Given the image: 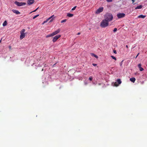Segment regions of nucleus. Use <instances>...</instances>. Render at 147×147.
Segmentation results:
<instances>
[{"label": "nucleus", "instance_id": "f257e3e1", "mask_svg": "<svg viewBox=\"0 0 147 147\" xmlns=\"http://www.w3.org/2000/svg\"><path fill=\"white\" fill-rule=\"evenodd\" d=\"M105 20L108 22L111 21L113 19V17L111 13H107L104 16Z\"/></svg>", "mask_w": 147, "mask_h": 147}, {"label": "nucleus", "instance_id": "f03ea898", "mask_svg": "<svg viewBox=\"0 0 147 147\" xmlns=\"http://www.w3.org/2000/svg\"><path fill=\"white\" fill-rule=\"evenodd\" d=\"M109 25V22L106 20L104 19L102 20L100 23V26L103 28Z\"/></svg>", "mask_w": 147, "mask_h": 147}, {"label": "nucleus", "instance_id": "7ed1b4c3", "mask_svg": "<svg viewBox=\"0 0 147 147\" xmlns=\"http://www.w3.org/2000/svg\"><path fill=\"white\" fill-rule=\"evenodd\" d=\"M25 30L24 29H22L20 31V40L22 39L25 36V33H24Z\"/></svg>", "mask_w": 147, "mask_h": 147}, {"label": "nucleus", "instance_id": "20e7f679", "mask_svg": "<svg viewBox=\"0 0 147 147\" xmlns=\"http://www.w3.org/2000/svg\"><path fill=\"white\" fill-rule=\"evenodd\" d=\"M15 4L18 6H22L23 5H25L26 3L25 2H19L17 1L15 2Z\"/></svg>", "mask_w": 147, "mask_h": 147}, {"label": "nucleus", "instance_id": "39448f33", "mask_svg": "<svg viewBox=\"0 0 147 147\" xmlns=\"http://www.w3.org/2000/svg\"><path fill=\"white\" fill-rule=\"evenodd\" d=\"M125 14L123 13H119L117 14V16L118 18H121L125 17Z\"/></svg>", "mask_w": 147, "mask_h": 147}, {"label": "nucleus", "instance_id": "423d86ee", "mask_svg": "<svg viewBox=\"0 0 147 147\" xmlns=\"http://www.w3.org/2000/svg\"><path fill=\"white\" fill-rule=\"evenodd\" d=\"M103 7H100L95 12V13L96 14H98L103 11Z\"/></svg>", "mask_w": 147, "mask_h": 147}, {"label": "nucleus", "instance_id": "0eeeda50", "mask_svg": "<svg viewBox=\"0 0 147 147\" xmlns=\"http://www.w3.org/2000/svg\"><path fill=\"white\" fill-rule=\"evenodd\" d=\"M61 36V35H56L53 37V42H55L57 40V39L59 38Z\"/></svg>", "mask_w": 147, "mask_h": 147}, {"label": "nucleus", "instance_id": "6e6552de", "mask_svg": "<svg viewBox=\"0 0 147 147\" xmlns=\"http://www.w3.org/2000/svg\"><path fill=\"white\" fill-rule=\"evenodd\" d=\"M121 83V82L120 79H118L117 80V82L114 83V86H119V84H120Z\"/></svg>", "mask_w": 147, "mask_h": 147}, {"label": "nucleus", "instance_id": "1a4fd4ad", "mask_svg": "<svg viewBox=\"0 0 147 147\" xmlns=\"http://www.w3.org/2000/svg\"><path fill=\"white\" fill-rule=\"evenodd\" d=\"M60 31V29H58L55 32H53L52 33H51L53 36H54L57 34Z\"/></svg>", "mask_w": 147, "mask_h": 147}, {"label": "nucleus", "instance_id": "9d476101", "mask_svg": "<svg viewBox=\"0 0 147 147\" xmlns=\"http://www.w3.org/2000/svg\"><path fill=\"white\" fill-rule=\"evenodd\" d=\"M12 12L16 14H20V12L18 10L16 9H13L12 10Z\"/></svg>", "mask_w": 147, "mask_h": 147}, {"label": "nucleus", "instance_id": "9b49d317", "mask_svg": "<svg viewBox=\"0 0 147 147\" xmlns=\"http://www.w3.org/2000/svg\"><path fill=\"white\" fill-rule=\"evenodd\" d=\"M34 0H28L27 1V3L28 5H31L34 3Z\"/></svg>", "mask_w": 147, "mask_h": 147}, {"label": "nucleus", "instance_id": "f8f14e48", "mask_svg": "<svg viewBox=\"0 0 147 147\" xmlns=\"http://www.w3.org/2000/svg\"><path fill=\"white\" fill-rule=\"evenodd\" d=\"M130 80L131 82L134 83L136 80V79L134 78H132L130 79Z\"/></svg>", "mask_w": 147, "mask_h": 147}, {"label": "nucleus", "instance_id": "ddd939ff", "mask_svg": "<svg viewBox=\"0 0 147 147\" xmlns=\"http://www.w3.org/2000/svg\"><path fill=\"white\" fill-rule=\"evenodd\" d=\"M146 17V16H144L142 15H140L138 16V18H144Z\"/></svg>", "mask_w": 147, "mask_h": 147}, {"label": "nucleus", "instance_id": "4468645a", "mask_svg": "<svg viewBox=\"0 0 147 147\" xmlns=\"http://www.w3.org/2000/svg\"><path fill=\"white\" fill-rule=\"evenodd\" d=\"M142 5H140L138 6H137L135 8L136 9H140L142 8Z\"/></svg>", "mask_w": 147, "mask_h": 147}, {"label": "nucleus", "instance_id": "2eb2a0df", "mask_svg": "<svg viewBox=\"0 0 147 147\" xmlns=\"http://www.w3.org/2000/svg\"><path fill=\"white\" fill-rule=\"evenodd\" d=\"M90 54L91 55V56L94 57H95L97 59L98 58V56L97 55H95L94 53H91Z\"/></svg>", "mask_w": 147, "mask_h": 147}, {"label": "nucleus", "instance_id": "dca6fc26", "mask_svg": "<svg viewBox=\"0 0 147 147\" xmlns=\"http://www.w3.org/2000/svg\"><path fill=\"white\" fill-rule=\"evenodd\" d=\"M74 16V15L70 13H67V16L69 17H72Z\"/></svg>", "mask_w": 147, "mask_h": 147}, {"label": "nucleus", "instance_id": "f3484780", "mask_svg": "<svg viewBox=\"0 0 147 147\" xmlns=\"http://www.w3.org/2000/svg\"><path fill=\"white\" fill-rule=\"evenodd\" d=\"M7 25V22L6 21H5L3 24V26H5Z\"/></svg>", "mask_w": 147, "mask_h": 147}, {"label": "nucleus", "instance_id": "a211bd4d", "mask_svg": "<svg viewBox=\"0 0 147 147\" xmlns=\"http://www.w3.org/2000/svg\"><path fill=\"white\" fill-rule=\"evenodd\" d=\"M52 36V34H49L47 35L46 36V38H48V37H51V36Z\"/></svg>", "mask_w": 147, "mask_h": 147}, {"label": "nucleus", "instance_id": "6ab92c4d", "mask_svg": "<svg viewBox=\"0 0 147 147\" xmlns=\"http://www.w3.org/2000/svg\"><path fill=\"white\" fill-rule=\"evenodd\" d=\"M50 19V18H48V19H47V20L43 22L42 23V24H44L45 23H46V22H47L48 20H49Z\"/></svg>", "mask_w": 147, "mask_h": 147}, {"label": "nucleus", "instance_id": "aec40b11", "mask_svg": "<svg viewBox=\"0 0 147 147\" xmlns=\"http://www.w3.org/2000/svg\"><path fill=\"white\" fill-rule=\"evenodd\" d=\"M67 21L66 19L63 20L61 21V23H62L63 22H65Z\"/></svg>", "mask_w": 147, "mask_h": 147}, {"label": "nucleus", "instance_id": "412c9836", "mask_svg": "<svg viewBox=\"0 0 147 147\" xmlns=\"http://www.w3.org/2000/svg\"><path fill=\"white\" fill-rule=\"evenodd\" d=\"M111 57L113 59H115V61L117 59L115 57L113 56H111Z\"/></svg>", "mask_w": 147, "mask_h": 147}, {"label": "nucleus", "instance_id": "4be33fe9", "mask_svg": "<svg viewBox=\"0 0 147 147\" xmlns=\"http://www.w3.org/2000/svg\"><path fill=\"white\" fill-rule=\"evenodd\" d=\"M39 16V15L38 14V15H37L34 16L33 17V19H34L36 18L37 17Z\"/></svg>", "mask_w": 147, "mask_h": 147}, {"label": "nucleus", "instance_id": "5701e85b", "mask_svg": "<svg viewBox=\"0 0 147 147\" xmlns=\"http://www.w3.org/2000/svg\"><path fill=\"white\" fill-rule=\"evenodd\" d=\"M139 68L140 69V70L141 71H142L144 70V69L142 67H140Z\"/></svg>", "mask_w": 147, "mask_h": 147}, {"label": "nucleus", "instance_id": "b1692460", "mask_svg": "<svg viewBox=\"0 0 147 147\" xmlns=\"http://www.w3.org/2000/svg\"><path fill=\"white\" fill-rule=\"evenodd\" d=\"M117 30V28H115L113 30V31L114 32H116Z\"/></svg>", "mask_w": 147, "mask_h": 147}, {"label": "nucleus", "instance_id": "393cba45", "mask_svg": "<svg viewBox=\"0 0 147 147\" xmlns=\"http://www.w3.org/2000/svg\"><path fill=\"white\" fill-rule=\"evenodd\" d=\"M38 7L37 8H36V9H35V10H34L33 11L31 12L30 13H32V12H35L36 11V10L38 9Z\"/></svg>", "mask_w": 147, "mask_h": 147}, {"label": "nucleus", "instance_id": "a878e982", "mask_svg": "<svg viewBox=\"0 0 147 147\" xmlns=\"http://www.w3.org/2000/svg\"><path fill=\"white\" fill-rule=\"evenodd\" d=\"M89 80H90V81H92V76H90V77L89 78Z\"/></svg>", "mask_w": 147, "mask_h": 147}, {"label": "nucleus", "instance_id": "bb28decb", "mask_svg": "<svg viewBox=\"0 0 147 147\" xmlns=\"http://www.w3.org/2000/svg\"><path fill=\"white\" fill-rule=\"evenodd\" d=\"M76 6H75V7H74L71 10H74L76 8Z\"/></svg>", "mask_w": 147, "mask_h": 147}, {"label": "nucleus", "instance_id": "cd10ccee", "mask_svg": "<svg viewBox=\"0 0 147 147\" xmlns=\"http://www.w3.org/2000/svg\"><path fill=\"white\" fill-rule=\"evenodd\" d=\"M141 64H139L138 65V67H139V68H140L141 67Z\"/></svg>", "mask_w": 147, "mask_h": 147}, {"label": "nucleus", "instance_id": "c85d7f7f", "mask_svg": "<svg viewBox=\"0 0 147 147\" xmlns=\"http://www.w3.org/2000/svg\"><path fill=\"white\" fill-rule=\"evenodd\" d=\"M55 17L54 16V15H53L51 16V17H50L49 18H50V19L51 18H55Z\"/></svg>", "mask_w": 147, "mask_h": 147}, {"label": "nucleus", "instance_id": "c756f323", "mask_svg": "<svg viewBox=\"0 0 147 147\" xmlns=\"http://www.w3.org/2000/svg\"><path fill=\"white\" fill-rule=\"evenodd\" d=\"M113 0H107V1L108 2H111Z\"/></svg>", "mask_w": 147, "mask_h": 147}, {"label": "nucleus", "instance_id": "7c9ffc66", "mask_svg": "<svg viewBox=\"0 0 147 147\" xmlns=\"http://www.w3.org/2000/svg\"><path fill=\"white\" fill-rule=\"evenodd\" d=\"M92 65L94 66H96L97 65V64L95 63H93Z\"/></svg>", "mask_w": 147, "mask_h": 147}, {"label": "nucleus", "instance_id": "2f4dec72", "mask_svg": "<svg viewBox=\"0 0 147 147\" xmlns=\"http://www.w3.org/2000/svg\"><path fill=\"white\" fill-rule=\"evenodd\" d=\"M113 52L115 54H116L117 53V52L116 51V50H114L113 51Z\"/></svg>", "mask_w": 147, "mask_h": 147}, {"label": "nucleus", "instance_id": "473e14b6", "mask_svg": "<svg viewBox=\"0 0 147 147\" xmlns=\"http://www.w3.org/2000/svg\"><path fill=\"white\" fill-rule=\"evenodd\" d=\"M53 18H52L51 19V20H50V22H52L53 21Z\"/></svg>", "mask_w": 147, "mask_h": 147}, {"label": "nucleus", "instance_id": "72a5a7b5", "mask_svg": "<svg viewBox=\"0 0 147 147\" xmlns=\"http://www.w3.org/2000/svg\"><path fill=\"white\" fill-rule=\"evenodd\" d=\"M139 53H138V54H137V55H136V57H135V58H136L138 56V55H139Z\"/></svg>", "mask_w": 147, "mask_h": 147}, {"label": "nucleus", "instance_id": "f704fd0d", "mask_svg": "<svg viewBox=\"0 0 147 147\" xmlns=\"http://www.w3.org/2000/svg\"><path fill=\"white\" fill-rule=\"evenodd\" d=\"M132 1V3H133L135 1V0H131Z\"/></svg>", "mask_w": 147, "mask_h": 147}, {"label": "nucleus", "instance_id": "c9c22d12", "mask_svg": "<svg viewBox=\"0 0 147 147\" xmlns=\"http://www.w3.org/2000/svg\"><path fill=\"white\" fill-rule=\"evenodd\" d=\"M9 49H11V46H9Z\"/></svg>", "mask_w": 147, "mask_h": 147}, {"label": "nucleus", "instance_id": "e433bc0d", "mask_svg": "<svg viewBox=\"0 0 147 147\" xmlns=\"http://www.w3.org/2000/svg\"><path fill=\"white\" fill-rule=\"evenodd\" d=\"M80 34V32H78V34H77V35H79Z\"/></svg>", "mask_w": 147, "mask_h": 147}, {"label": "nucleus", "instance_id": "4c0bfd02", "mask_svg": "<svg viewBox=\"0 0 147 147\" xmlns=\"http://www.w3.org/2000/svg\"><path fill=\"white\" fill-rule=\"evenodd\" d=\"M126 48H128V46L127 45H126Z\"/></svg>", "mask_w": 147, "mask_h": 147}, {"label": "nucleus", "instance_id": "58836bf2", "mask_svg": "<svg viewBox=\"0 0 147 147\" xmlns=\"http://www.w3.org/2000/svg\"><path fill=\"white\" fill-rule=\"evenodd\" d=\"M1 40H2V39H1V40H0V43H1Z\"/></svg>", "mask_w": 147, "mask_h": 147}, {"label": "nucleus", "instance_id": "ea45409f", "mask_svg": "<svg viewBox=\"0 0 147 147\" xmlns=\"http://www.w3.org/2000/svg\"><path fill=\"white\" fill-rule=\"evenodd\" d=\"M56 64V63L53 66H54Z\"/></svg>", "mask_w": 147, "mask_h": 147}, {"label": "nucleus", "instance_id": "a19ab883", "mask_svg": "<svg viewBox=\"0 0 147 147\" xmlns=\"http://www.w3.org/2000/svg\"><path fill=\"white\" fill-rule=\"evenodd\" d=\"M43 69H42V71H43Z\"/></svg>", "mask_w": 147, "mask_h": 147}, {"label": "nucleus", "instance_id": "79ce46f5", "mask_svg": "<svg viewBox=\"0 0 147 147\" xmlns=\"http://www.w3.org/2000/svg\"><path fill=\"white\" fill-rule=\"evenodd\" d=\"M122 65V63L120 64V65Z\"/></svg>", "mask_w": 147, "mask_h": 147}, {"label": "nucleus", "instance_id": "37998d69", "mask_svg": "<svg viewBox=\"0 0 147 147\" xmlns=\"http://www.w3.org/2000/svg\"><path fill=\"white\" fill-rule=\"evenodd\" d=\"M99 85H100V84H99Z\"/></svg>", "mask_w": 147, "mask_h": 147}]
</instances>
